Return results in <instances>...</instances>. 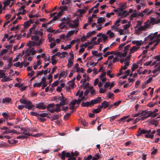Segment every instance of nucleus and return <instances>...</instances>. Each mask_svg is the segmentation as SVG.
Returning a JSON list of instances; mask_svg holds the SVG:
<instances>
[{"label":"nucleus","mask_w":160,"mask_h":160,"mask_svg":"<svg viewBox=\"0 0 160 160\" xmlns=\"http://www.w3.org/2000/svg\"><path fill=\"white\" fill-rule=\"evenodd\" d=\"M138 67V65L136 63H133L132 65V66L131 68V69L132 72L134 71L136 69H137Z\"/></svg>","instance_id":"nucleus-37"},{"label":"nucleus","mask_w":160,"mask_h":160,"mask_svg":"<svg viewBox=\"0 0 160 160\" xmlns=\"http://www.w3.org/2000/svg\"><path fill=\"white\" fill-rule=\"evenodd\" d=\"M30 26V23H29V21L25 22L24 24V26L25 28H28Z\"/></svg>","instance_id":"nucleus-38"},{"label":"nucleus","mask_w":160,"mask_h":160,"mask_svg":"<svg viewBox=\"0 0 160 160\" xmlns=\"http://www.w3.org/2000/svg\"><path fill=\"white\" fill-rule=\"evenodd\" d=\"M144 25L143 26H139L138 29L136 30L137 33H140L142 31H146L148 28H149V24L148 22H146L144 23Z\"/></svg>","instance_id":"nucleus-2"},{"label":"nucleus","mask_w":160,"mask_h":160,"mask_svg":"<svg viewBox=\"0 0 160 160\" xmlns=\"http://www.w3.org/2000/svg\"><path fill=\"white\" fill-rule=\"evenodd\" d=\"M71 48V46L70 44L66 46L65 47H64V46L63 45H62L61 46V48L62 49H63L64 50H66L68 49H70Z\"/></svg>","instance_id":"nucleus-25"},{"label":"nucleus","mask_w":160,"mask_h":160,"mask_svg":"<svg viewBox=\"0 0 160 160\" xmlns=\"http://www.w3.org/2000/svg\"><path fill=\"white\" fill-rule=\"evenodd\" d=\"M78 22H75V24L70 23L69 25V27L71 28H76L78 27Z\"/></svg>","instance_id":"nucleus-27"},{"label":"nucleus","mask_w":160,"mask_h":160,"mask_svg":"<svg viewBox=\"0 0 160 160\" xmlns=\"http://www.w3.org/2000/svg\"><path fill=\"white\" fill-rule=\"evenodd\" d=\"M91 101L89 102H88V101H87V102H82V103L81 104V106L82 107H91L92 106V105L91 104Z\"/></svg>","instance_id":"nucleus-10"},{"label":"nucleus","mask_w":160,"mask_h":160,"mask_svg":"<svg viewBox=\"0 0 160 160\" xmlns=\"http://www.w3.org/2000/svg\"><path fill=\"white\" fill-rule=\"evenodd\" d=\"M62 100L59 104L61 106L68 104V102L67 101V98L64 97L63 96H62Z\"/></svg>","instance_id":"nucleus-8"},{"label":"nucleus","mask_w":160,"mask_h":160,"mask_svg":"<svg viewBox=\"0 0 160 160\" xmlns=\"http://www.w3.org/2000/svg\"><path fill=\"white\" fill-rule=\"evenodd\" d=\"M144 136L145 137L147 138H150L151 139H152L154 137V135L151 134H146Z\"/></svg>","instance_id":"nucleus-35"},{"label":"nucleus","mask_w":160,"mask_h":160,"mask_svg":"<svg viewBox=\"0 0 160 160\" xmlns=\"http://www.w3.org/2000/svg\"><path fill=\"white\" fill-rule=\"evenodd\" d=\"M7 50L6 49H4L2 50L0 53V56H2L4 54L6 53L7 52Z\"/></svg>","instance_id":"nucleus-58"},{"label":"nucleus","mask_w":160,"mask_h":160,"mask_svg":"<svg viewBox=\"0 0 160 160\" xmlns=\"http://www.w3.org/2000/svg\"><path fill=\"white\" fill-rule=\"evenodd\" d=\"M107 34L109 35V37L110 38H112L114 36V33L113 32H111L110 30L107 31Z\"/></svg>","instance_id":"nucleus-32"},{"label":"nucleus","mask_w":160,"mask_h":160,"mask_svg":"<svg viewBox=\"0 0 160 160\" xmlns=\"http://www.w3.org/2000/svg\"><path fill=\"white\" fill-rule=\"evenodd\" d=\"M59 84L58 80L55 81L52 83V87H54L58 85Z\"/></svg>","instance_id":"nucleus-47"},{"label":"nucleus","mask_w":160,"mask_h":160,"mask_svg":"<svg viewBox=\"0 0 160 160\" xmlns=\"http://www.w3.org/2000/svg\"><path fill=\"white\" fill-rule=\"evenodd\" d=\"M141 111V116H145L149 112H150V111H147L146 110L142 111L140 110Z\"/></svg>","instance_id":"nucleus-23"},{"label":"nucleus","mask_w":160,"mask_h":160,"mask_svg":"<svg viewBox=\"0 0 160 160\" xmlns=\"http://www.w3.org/2000/svg\"><path fill=\"white\" fill-rule=\"evenodd\" d=\"M153 58L156 59V61H160V55H158L155 56Z\"/></svg>","instance_id":"nucleus-62"},{"label":"nucleus","mask_w":160,"mask_h":160,"mask_svg":"<svg viewBox=\"0 0 160 160\" xmlns=\"http://www.w3.org/2000/svg\"><path fill=\"white\" fill-rule=\"evenodd\" d=\"M120 20L118 19L116 20L114 23V25H115L117 27H118L120 25Z\"/></svg>","instance_id":"nucleus-52"},{"label":"nucleus","mask_w":160,"mask_h":160,"mask_svg":"<svg viewBox=\"0 0 160 160\" xmlns=\"http://www.w3.org/2000/svg\"><path fill=\"white\" fill-rule=\"evenodd\" d=\"M42 43V42L41 40H40L38 42H35L34 41H30L29 43L28 44V46L30 47L31 46H33L34 45L38 46H39Z\"/></svg>","instance_id":"nucleus-4"},{"label":"nucleus","mask_w":160,"mask_h":160,"mask_svg":"<svg viewBox=\"0 0 160 160\" xmlns=\"http://www.w3.org/2000/svg\"><path fill=\"white\" fill-rule=\"evenodd\" d=\"M46 78H47L45 76H43L41 82V83H46Z\"/></svg>","instance_id":"nucleus-55"},{"label":"nucleus","mask_w":160,"mask_h":160,"mask_svg":"<svg viewBox=\"0 0 160 160\" xmlns=\"http://www.w3.org/2000/svg\"><path fill=\"white\" fill-rule=\"evenodd\" d=\"M11 80L9 79V78L7 76H4L3 78L1 79V81L2 82H7L10 80Z\"/></svg>","instance_id":"nucleus-36"},{"label":"nucleus","mask_w":160,"mask_h":160,"mask_svg":"<svg viewBox=\"0 0 160 160\" xmlns=\"http://www.w3.org/2000/svg\"><path fill=\"white\" fill-rule=\"evenodd\" d=\"M24 108L28 110H34L35 108L34 105L32 104V102L31 104L25 105Z\"/></svg>","instance_id":"nucleus-9"},{"label":"nucleus","mask_w":160,"mask_h":160,"mask_svg":"<svg viewBox=\"0 0 160 160\" xmlns=\"http://www.w3.org/2000/svg\"><path fill=\"white\" fill-rule=\"evenodd\" d=\"M48 114L47 113H43L39 114V116H40L42 118L45 117L47 116Z\"/></svg>","instance_id":"nucleus-61"},{"label":"nucleus","mask_w":160,"mask_h":160,"mask_svg":"<svg viewBox=\"0 0 160 160\" xmlns=\"http://www.w3.org/2000/svg\"><path fill=\"white\" fill-rule=\"evenodd\" d=\"M140 47H137L136 46H133L130 49V52L129 53L130 54L134 52L135 51L138 50Z\"/></svg>","instance_id":"nucleus-12"},{"label":"nucleus","mask_w":160,"mask_h":160,"mask_svg":"<svg viewBox=\"0 0 160 160\" xmlns=\"http://www.w3.org/2000/svg\"><path fill=\"white\" fill-rule=\"evenodd\" d=\"M89 88H90V89H87L84 92V95L85 96H87L89 93V92L90 90L91 89V87H89Z\"/></svg>","instance_id":"nucleus-60"},{"label":"nucleus","mask_w":160,"mask_h":160,"mask_svg":"<svg viewBox=\"0 0 160 160\" xmlns=\"http://www.w3.org/2000/svg\"><path fill=\"white\" fill-rule=\"evenodd\" d=\"M110 85V82H105V85H104V88H107Z\"/></svg>","instance_id":"nucleus-63"},{"label":"nucleus","mask_w":160,"mask_h":160,"mask_svg":"<svg viewBox=\"0 0 160 160\" xmlns=\"http://www.w3.org/2000/svg\"><path fill=\"white\" fill-rule=\"evenodd\" d=\"M114 14V12H111L110 13L107 12L106 14V17L107 18H109L112 15H113Z\"/></svg>","instance_id":"nucleus-43"},{"label":"nucleus","mask_w":160,"mask_h":160,"mask_svg":"<svg viewBox=\"0 0 160 160\" xmlns=\"http://www.w3.org/2000/svg\"><path fill=\"white\" fill-rule=\"evenodd\" d=\"M30 114H31V115L32 116H36V117H38H38L39 116V113H38L37 112H30Z\"/></svg>","instance_id":"nucleus-42"},{"label":"nucleus","mask_w":160,"mask_h":160,"mask_svg":"<svg viewBox=\"0 0 160 160\" xmlns=\"http://www.w3.org/2000/svg\"><path fill=\"white\" fill-rule=\"evenodd\" d=\"M73 64V62L72 61V59L69 58L68 60V67H72Z\"/></svg>","instance_id":"nucleus-34"},{"label":"nucleus","mask_w":160,"mask_h":160,"mask_svg":"<svg viewBox=\"0 0 160 160\" xmlns=\"http://www.w3.org/2000/svg\"><path fill=\"white\" fill-rule=\"evenodd\" d=\"M130 44L128 45H127L125 46L124 48V51L126 52H128V51L129 48L130 47Z\"/></svg>","instance_id":"nucleus-54"},{"label":"nucleus","mask_w":160,"mask_h":160,"mask_svg":"<svg viewBox=\"0 0 160 160\" xmlns=\"http://www.w3.org/2000/svg\"><path fill=\"white\" fill-rule=\"evenodd\" d=\"M109 106V102H107L106 101H104L102 103L101 105L99 106V107L100 108H103L104 109L106 108Z\"/></svg>","instance_id":"nucleus-6"},{"label":"nucleus","mask_w":160,"mask_h":160,"mask_svg":"<svg viewBox=\"0 0 160 160\" xmlns=\"http://www.w3.org/2000/svg\"><path fill=\"white\" fill-rule=\"evenodd\" d=\"M55 107V104L53 103H52L48 104L47 107V108L48 110V109H52Z\"/></svg>","instance_id":"nucleus-28"},{"label":"nucleus","mask_w":160,"mask_h":160,"mask_svg":"<svg viewBox=\"0 0 160 160\" xmlns=\"http://www.w3.org/2000/svg\"><path fill=\"white\" fill-rule=\"evenodd\" d=\"M92 156L91 155H90L88 156L87 157H84V159L85 160H90L92 159Z\"/></svg>","instance_id":"nucleus-64"},{"label":"nucleus","mask_w":160,"mask_h":160,"mask_svg":"<svg viewBox=\"0 0 160 160\" xmlns=\"http://www.w3.org/2000/svg\"><path fill=\"white\" fill-rule=\"evenodd\" d=\"M56 45V43L55 41L53 42H51L50 44V48H52L54 47Z\"/></svg>","instance_id":"nucleus-56"},{"label":"nucleus","mask_w":160,"mask_h":160,"mask_svg":"<svg viewBox=\"0 0 160 160\" xmlns=\"http://www.w3.org/2000/svg\"><path fill=\"white\" fill-rule=\"evenodd\" d=\"M31 52L32 51H31V50H29L28 49H27L25 51L26 53L25 55V57H27L29 56L31 54Z\"/></svg>","instance_id":"nucleus-31"},{"label":"nucleus","mask_w":160,"mask_h":160,"mask_svg":"<svg viewBox=\"0 0 160 160\" xmlns=\"http://www.w3.org/2000/svg\"><path fill=\"white\" fill-rule=\"evenodd\" d=\"M14 132L12 130H8V129L7 130L4 131L3 132V134H7V133H12Z\"/></svg>","instance_id":"nucleus-45"},{"label":"nucleus","mask_w":160,"mask_h":160,"mask_svg":"<svg viewBox=\"0 0 160 160\" xmlns=\"http://www.w3.org/2000/svg\"><path fill=\"white\" fill-rule=\"evenodd\" d=\"M61 53L60 52H57L55 54V56L59 57L60 58H63L65 57V55H63L61 56Z\"/></svg>","instance_id":"nucleus-46"},{"label":"nucleus","mask_w":160,"mask_h":160,"mask_svg":"<svg viewBox=\"0 0 160 160\" xmlns=\"http://www.w3.org/2000/svg\"><path fill=\"white\" fill-rule=\"evenodd\" d=\"M55 106L56 107L55 108L54 107L52 109H48V111L52 113H53L55 112H58L61 111V110L60 108L61 106L59 104H57Z\"/></svg>","instance_id":"nucleus-3"},{"label":"nucleus","mask_w":160,"mask_h":160,"mask_svg":"<svg viewBox=\"0 0 160 160\" xmlns=\"http://www.w3.org/2000/svg\"><path fill=\"white\" fill-rule=\"evenodd\" d=\"M81 123L84 127L87 126L88 125V122L85 120L83 119L81 120Z\"/></svg>","instance_id":"nucleus-22"},{"label":"nucleus","mask_w":160,"mask_h":160,"mask_svg":"<svg viewBox=\"0 0 160 160\" xmlns=\"http://www.w3.org/2000/svg\"><path fill=\"white\" fill-rule=\"evenodd\" d=\"M112 71L111 70H108L107 72V75L108 76H109V77L111 78H112L114 77L113 75L111 74Z\"/></svg>","instance_id":"nucleus-40"},{"label":"nucleus","mask_w":160,"mask_h":160,"mask_svg":"<svg viewBox=\"0 0 160 160\" xmlns=\"http://www.w3.org/2000/svg\"><path fill=\"white\" fill-rule=\"evenodd\" d=\"M58 156L60 157L62 160H65L66 157H74L75 156V153L73 152H71V153H70V152H66L65 151H63L61 153L58 154Z\"/></svg>","instance_id":"nucleus-1"},{"label":"nucleus","mask_w":160,"mask_h":160,"mask_svg":"<svg viewBox=\"0 0 160 160\" xmlns=\"http://www.w3.org/2000/svg\"><path fill=\"white\" fill-rule=\"evenodd\" d=\"M139 130L140 131V133H141L142 134H150L151 132V130H145L144 129H141L140 128H139Z\"/></svg>","instance_id":"nucleus-13"},{"label":"nucleus","mask_w":160,"mask_h":160,"mask_svg":"<svg viewBox=\"0 0 160 160\" xmlns=\"http://www.w3.org/2000/svg\"><path fill=\"white\" fill-rule=\"evenodd\" d=\"M67 73L65 71L62 72L59 75V80L60 79V78L62 77H65L67 76Z\"/></svg>","instance_id":"nucleus-20"},{"label":"nucleus","mask_w":160,"mask_h":160,"mask_svg":"<svg viewBox=\"0 0 160 160\" xmlns=\"http://www.w3.org/2000/svg\"><path fill=\"white\" fill-rule=\"evenodd\" d=\"M68 7L67 6H64L63 7H61V11L63 12L67 10L68 8Z\"/></svg>","instance_id":"nucleus-39"},{"label":"nucleus","mask_w":160,"mask_h":160,"mask_svg":"<svg viewBox=\"0 0 160 160\" xmlns=\"http://www.w3.org/2000/svg\"><path fill=\"white\" fill-rule=\"evenodd\" d=\"M101 108H100V107H99L98 106V107L97 109L93 110L92 112L93 113H98L101 111Z\"/></svg>","instance_id":"nucleus-29"},{"label":"nucleus","mask_w":160,"mask_h":160,"mask_svg":"<svg viewBox=\"0 0 160 160\" xmlns=\"http://www.w3.org/2000/svg\"><path fill=\"white\" fill-rule=\"evenodd\" d=\"M142 41H134L132 42V43L133 44H136L138 46H141L142 44Z\"/></svg>","instance_id":"nucleus-21"},{"label":"nucleus","mask_w":160,"mask_h":160,"mask_svg":"<svg viewBox=\"0 0 160 160\" xmlns=\"http://www.w3.org/2000/svg\"><path fill=\"white\" fill-rule=\"evenodd\" d=\"M102 41V38H98L97 40V42L94 41V45H98L99 44L100 42Z\"/></svg>","instance_id":"nucleus-41"},{"label":"nucleus","mask_w":160,"mask_h":160,"mask_svg":"<svg viewBox=\"0 0 160 160\" xmlns=\"http://www.w3.org/2000/svg\"><path fill=\"white\" fill-rule=\"evenodd\" d=\"M156 19L153 18H152L150 19V21H149V20L148 19L147 20L146 22H148L149 23V28H150L151 23L152 24H156Z\"/></svg>","instance_id":"nucleus-11"},{"label":"nucleus","mask_w":160,"mask_h":160,"mask_svg":"<svg viewBox=\"0 0 160 160\" xmlns=\"http://www.w3.org/2000/svg\"><path fill=\"white\" fill-rule=\"evenodd\" d=\"M31 39L34 42L36 41H37V42H38L40 40H42L41 39H39V38L38 37L35 35L32 36Z\"/></svg>","instance_id":"nucleus-16"},{"label":"nucleus","mask_w":160,"mask_h":160,"mask_svg":"<svg viewBox=\"0 0 160 160\" xmlns=\"http://www.w3.org/2000/svg\"><path fill=\"white\" fill-rule=\"evenodd\" d=\"M152 80V78L151 77L148 78L147 81L144 82V83L146 85L149 83Z\"/></svg>","instance_id":"nucleus-57"},{"label":"nucleus","mask_w":160,"mask_h":160,"mask_svg":"<svg viewBox=\"0 0 160 160\" xmlns=\"http://www.w3.org/2000/svg\"><path fill=\"white\" fill-rule=\"evenodd\" d=\"M71 114V113H67L65 115H64V119L65 120H67L69 116H70V115Z\"/></svg>","instance_id":"nucleus-48"},{"label":"nucleus","mask_w":160,"mask_h":160,"mask_svg":"<svg viewBox=\"0 0 160 160\" xmlns=\"http://www.w3.org/2000/svg\"><path fill=\"white\" fill-rule=\"evenodd\" d=\"M51 120L53 121L54 120H56L59 118V115L58 114L54 115L51 117Z\"/></svg>","instance_id":"nucleus-26"},{"label":"nucleus","mask_w":160,"mask_h":160,"mask_svg":"<svg viewBox=\"0 0 160 160\" xmlns=\"http://www.w3.org/2000/svg\"><path fill=\"white\" fill-rule=\"evenodd\" d=\"M125 14V15L124 16V17H126L127 15H128L129 14V12H127V11L126 10H123L122 11H121L119 13L118 15L119 16H123V15H124Z\"/></svg>","instance_id":"nucleus-17"},{"label":"nucleus","mask_w":160,"mask_h":160,"mask_svg":"<svg viewBox=\"0 0 160 160\" xmlns=\"http://www.w3.org/2000/svg\"><path fill=\"white\" fill-rule=\"evenodd\" d=\"M150 115V117L152 118H154L155 117L157 116V114L156 113H154L152 112H151L150 111V112H149Z\"/></svg>","instance_id":"nucleus-53"},{"label":"nucleus","mask_w":160,"mask_h":160,"mask_svg":"<svg viewBox=\"0 0 160 160\" xmlns=\"http://www.w3.org/2000/svg\"><path fill=\"white\" fill-rule=\"evenodd\" d=\"M11 101V99L9 98L6 97L3 98L2 100V102L5 103V102H9Z\"/></svg>","instance_id":"nucleus-18"},{"label":"nucleus","mask_w":160,"mask_h":160,"mask_svg":"<svg viewBox=\"0 0 160 160\" xmlns=\"http://www.w3.org/2000/svg\"><path fill=\"white\" fill-rule=\"evenodd\" d=\"M33 34H34L35 35H39L41 36H42L43 35L42 32L40 31H37L36 30H34L32 32Z\"/></svg>","instance_id":"nucleus-15"},{"label":"nucleus","mask_w":160,"mask_h":160,"mask_svg":"<svg viewBox=\"0 0 160 160\" xmlns=\"http://www.w3.org/2000/svg\"><path fill=\"white\" fill-rule=\"evenodd\" d=\"M107 97H109L110 98H111L112 97L114 96V94L113 93H111L110 92H108L107 94Z\"/></svg>","instance_id":"nucleus-49"},{"label":"nucleus","mask_w":160,"mask_h":160,"mask_svg":"<svg viewBox=\"0 0 160 160\" xmlns=\"http://www.w3.org/2000/svg\"><path fill=\"white\" fill-rule=\"evenodd\" d=\"M101 98L100 97H98L96 98V99L92 100L91 101V102L92 105H93L94 104H96L98 103H99L101 102Z\"/></svg>","instance_id":"nucleus-7"},{"label":"nucleus","mask_w":160,"mask_h":160,"mask_svg":"<svg viewBox=\"0 0 160 160\" xmlns=\"http://www.w3.org/2000/svg\"><path fill=\"white\" fill-rule=\"evenodd\" d=\"M46 108V105L43 103H39L37 104L36 107V108L42 110L45 109Z\"/></svg>","instance_id":"nucleus-5"},{"label":"nucleus","mask_w":160,"mask_h":160,"mask_svg":"<svg viewBox=\"0 0 160 160\" xmlns=\"http://www.w3.org/2000/svg\"><path fill=\"white\" fill-rule=\"evenodd\" d=\"M157 32H156L154 34H152L151 35L149 36V38L150 39V40H152L154 38H156L157 36Z\"/></svg>","instance_id":"nucleus-24"},{"label":"nucleus","mask_w":160,"mask_h":160,"mask_svg":"<svg viewBox=\"0 0 160 160\" xmlns=\"http://www.w3.org/2000/svg\"><path fill=\"white\" fill-rule=\"evenodd\" d=\"M10 2V0H6L3 2V4L5 7L8 5Z\"/></svg>","instance_id":"nucleus-44"},{"label":"nucleus","mask_w":160,"mask_h":160,"mask_svg":"<svg viewBox=\"0 0 160 160\" xmlns=\"http://www.w3.org/2000/svg\"><path fill=\"white\" fill-rule=\"evenodd\" d=\"M65 26L66 24L65 22H62L60 24H59L58 26L60 27V28L62 30L65 28Z\"/></svg>","instance_id":"nucleus-30"},{"label":"nucleus","mask_w":160,"mask_h":160,"mask_svg":"<svg viewBox=\"0 0 160 160\" xmlns=\"http://www.w3.org/2000/svg\"><path fill=\"white\" fill-rule=\"evenodd\" d=\"M8 142L11 144H15L16 143L18 142V141L17 140H8Z\"/></svg>","instance_id":"nucleus-51"},{"label":"nucleus","mask_w":160,"mask_h":160,"mask_svg":"<svg viewBox=\"0 0 160 160\" xmlns=\"http://www.w3.org/2000/svg\"><path fill=\"white\" fill-rule=\"evenodd\" d=\"M27 138V137L25 135H22L19 136L17 137V138L18 139H23L24 138Z\"/></svg>","instance_id":"nucleus-50"},{"label":"nucleus","mask_w":160,"mask_h":160,"mask_svg":"<svg viewBox=\"0 0 160 160\" xmlns=\"http://www.w3.org/2000/svg\"><path fill=\"white\" fill-rule=\"evenodd\" d=\"M21 103L25 104H29L31 103V102L29 101H27L25 99H21L20 100Z\"/></svg>","instance_id":"nucleus-14"},{"label":"nucleus","mask_w":160,"mask_h":160,"mask_svg":"<svg viewBox=\"0 0 160 160\" xmlns=\"http://www.w3.org/2000/svg\"><path fill=\"white\" fill-rule=\"evenodd\" d=\"M106 21L104 17L99 18L98 20L97 23H100L103 22H104Z\"/></svg>","instance_id":"nucleus-19"},{"label":"nucleus","mask_w":160,"mask_h":160,"mask_svg":"<svg viewBox=\"0 0 160 160\" xmlns=\"http://www.w3.org/2000/svg\"><path fill=\"white\" fill-rule=\"evenodd\" d=\"M42 84V83H41V82L38 83L37 81H36L33 84V87H35L37 86V87H40L41 86Z\"/></svg>","instance_id":"nucleus-33"},{"label":"nucleus","mask_w":160,"mask_h":160,"mask_svg":"<svg viewBox=\"0 0 160 160\" xmlns=\"http://www.w3.org/2000/svg\"><path fill=\"white\" fill-rule=\"evenodd\" d=\"M5 75L4 72H3L2 70H0V77L1 78H3Z\"/></svg>","instance_id":"nucleus-59"}]
</instances>
